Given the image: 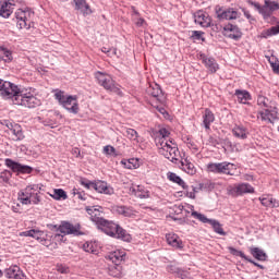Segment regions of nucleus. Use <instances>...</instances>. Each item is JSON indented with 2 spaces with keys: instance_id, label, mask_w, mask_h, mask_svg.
I'll list each match as a JSON object with an SVG mask.
<instances>
[{
  "instance_id": "393cba45",
  "label": "nucleus",
  "mask_w": 279,
  "mask_h": 279,
  "mask_svg": "<svg viewBox=\"0 0 279 279\" xmlns=\"http://www.w3.org/2000/svg\"><path fill=\"white\" fill-rule=\"evenodd\" d=\"M213 123H215V113H213L210 109L206 108L203 113V125L205 130H210V125H213Z\"/></svg>"
},
{
  "instance_id": "37998d69",
  "label": "nucleus",
  "mask_w": 279,
  "mask_h": 279,
  "mask_svg": "<svg viewBox=\"0 0 279 279\" xmlns=\"http://www.w3.org/2000/svg\"><path fill=\"white\" fill-rule=\"evenodd\" d=\"M228 250H229L230 254H232V256H240V258H243L244 260H247V258H248L245 253H243L242 251H239L232 246H229Z\"/></svg>"
},
{
  "instance_id": "423d86ee",
  "label": "nucleus",
  "mask_w": 279,
  "mask_h": 279,
  "mask_svg": "<svg viewBox=\"0 0 279 279\" xmlns=\"http://www.w3.org/2000/svg\"><path fill=\"white\" fill-rule=\"evenodd\" d=\"M54 97L58 99L59 104L72 114H77V112H80L77 96H69L65 95L64 92L60 90L54 94Z\"/></svg>"
},
{
  "instance_id": "f03ea898",
  "label": "nucleus",
  "mask_w": 279,
  "mask_h": 279,
  "mask_svg": "<svg viewBox=\"0 0 279 279\" xmlns=\"http://www.w3.org/2000/svg\"><path fill=\"white\" fill-rule=\"evenodd\" d=\"M98 228L105 232V234H108V236H112L113 239H121V241H125L126 243L132 241V235L128 233L125 229L121 228V226L114 223V221L105 219Z\"/></svg>"
},
{
  "instance_id": "864d4df0",
  "label": "nucleus",
  "mask_w": 279,
  "mask_h": 279,
  "mask_svg": "<svg viewBox=\"0 0 279 279\" xmlns=\"http://www.w3.org/2000/svg\"><path fill=\"white\" fill-rule=\"evenodd\" d=\"M167 271L169 274H175L178 276L179 271H180V268L173 266V265H170L167 267Z\"/></svg>"
},
{
  "instance_id": "72a5a7b5",
  "label": "nucleus",
  "mask_w": 279,
  "mask_h": 279,
  "mask_svg": "<svg viewBox=\"0 0 279 279\" xmlns=\"http://www.w3.org/2000/svg\"><path fill=\"white\" fill-rule=\"evenodd\" d=\"M45 231L33 229L32 239H36V241H39L43 245H49V241H47Z\"/></svg>"
},
{
  "instance_id": "4468645a",
  "label": "nucleus",
  "mask_w": 279,
  "mask_h": 279,
  "mask_svg": "<svg viewBox=\"0 0 279 279\" xmlns=\"http://www.w3.org/2000/svg\"><path fill=\"white\" fill-rule=\"evenodd\" d=\"M4 162L13 173H32V171H34V168L16 162L10 158L5 159Z\"/></svg>"
},
{
  "instance_id": "f257e3e1",
  "label": "nucleus",
  "mask_w": 279,
  "mask_h": 279,
  "mask_svg": "<svg viewBox=\"0 0 279 279\" xmlns=\"http://www.w3.org/2000/svg\"><path fill=\"white\" fill-rule=\"evenodd\" d=\"M0 95L3 99H12L15 106H24L25 108H37L40 106V99L27 89L19 87V85L0 78Z\"/></svg>"
},
{
  "instance_id": "a878e982",
  "label": "nucleus",
  "mask_w": 279,
  "mask_h": 279,
  "mask_svg": "<svg viewBox=\"0 0 279 279\" xmlns=\"http://www.w3.org/2000/svg\"><path fill=\"white\" fill-rule=\"evenodd\" d=\"M130 193L131 195H135V197H140V199H147L149 197V191L141 185L130 187Z\"/></svg>"
},
{
  "instance_id": "79ce46f5",
  "label": "nucleus",
  "mask_w": 279,
  "mask_h": 279,
  "mask_svg": "<svg viewBox=\"0 0 279 279\" xmlns=\"http://www.w3.org/2000/svg\"><path fill=\"white\" fill-rule=\"evenodd\" d=\"M257 106H260V108H269V98L263 96V95H259L257 97Z\"/></svg>"
},
{
  "instance_id": "f704fd0d",
  "label": "nucleus",
  "mask_w": 279,
  "mask_h": 279,
  "mask_svg": "<svg viewBox=\"0 0 279 279\" xmlns=\"http://www.w3.org/2000/svg\"><path fill=\"white\" fill-rule=\"evenodd\" d=\"M11 15H12V3L4 1L1 4L0 16H2L3 19H10Z\"/></svg>"
},
{
  "instance_id": "c756f323",
  "label": "nucleus",
  "mask_w": 279,
  "mask_h": 279,
  "mask_svg": "<svg viewBox=\"0 0 279 279\" xmlns=\"http://www.w3.org/2000/svg\"><path fill=\"white\" fill-rule=\"evenodd\" d=\"M259 202L262 206H265L266 208H278L279 206L278 201H276V198H272L271 196L259 197Z\"/></svg>"
},
{
  "instance_id": "5701e85b",
  "label": "nucleus",
  "mask_w": 279,
  "mask_h": 279,
  "mask_svg": "<svg viewBox=\"0 0 279 279\" xmlns=\"http://www.w3.org/2000/svg\"><path fill=\"white\" fill-rule=\"evenodd\" d=\"M108 258L113 265H121L125 260V252L123 250L113 251L109 253Z\"/></svg>"
},
{
  "instance_id": "4d7b16f0",
  "label": "nucleus",
  "mask_w": 279,
  "mask_h": 279,
  "mask_svg": "<svg viewBox=\"0 0 279 279\" xmlns=\"http://www.w3.org/2000/svg\"><path fill=\"white\" fill-rule=\"evenodd\" d=\"M248 3H250V5H253V8H256V10L258 12H260V10H263V5H260V3H258V2H254V1L250 0Z\"/></svg>"
},
{
  "instance_id": "a19ab883",
  "label": "nucleus",
  "mask_w": 279,
  "mask_h": 279,
  "mask_svg": "<svg viewBox=\"0 0 279 279\" xmlns=\"http://www.w3.org/2000/svg\"><path fill=\"white\" fill-rule=\"evenodd\" d=\"M10 178H12V172L9 170H3L0 173V183L8 184V182H10Z\"/></svg>"
},
{
  "instance_id": "e2e57ef3",
  "label": "nucleus",
  "mask_w": 279,
  "mask_h": 279,
  "mask_svg": "<svg viewBox=\"0 0 279 279\" xmlns=\"http://www.w3.org/2000/svg\"><path fill=\"white\" fill-rule=\"evenodd\" d=\"M144 24H145V19L143 17H138L137 21L135 22V25L137 27H143Z\"/></svg>"
},
{
  "instance_id": "2eb2a0df",
  "label": "nucleus",
  "mask_w": 279,
  "mask_h": 279,
  "mask_svg": "<svg viewBox=\"0 0 279 279\" xmlns=\"http://www.w3.org/2000/svg\"><path fill=\"white\" fill-rule=\"evenodd\" d=\"M198 60H201L208 73L215 74L219 69V63L213 57H208L205 53H201Z\"/></svg>"
},
{
  "instance_id": "a18cd8bd",
  "label": "nucleus",
  "mask_w": 279,
  "mask_h": 279,
  "mask_svg": "<svg viewBox=\"0 0 279 279\" xmlns=\"http://www.w3.org/2000/svg\"><path fill=\"white\" fill-rule=\"evenodd\" d=\"M104 153L107 156H113L114 158H117V156H119L114 146H110V145H107V146L104 147Z\"/></svg>"
},
{
  "instance_id": "052dcab7",
  "label": "nucleus",
  "mask_w": 279,
  "mask_h": 279,
  "mask_svg": "<svg viewBox=\"0 0 279 279\" xmlns=\"http://www.w3.org/2000/svg\"><path fill=\"white\" fill-rule=\"evenodd\" d=\"M270 66L272 68V71L275 73H279V62H271L270 61Z\"/></svg>"
},
{
  "instance_id": "680f3d73",
  "label": "nucleus",
  "mask_w": 279,
  "mask_h": 279,
  "mask_svg": "<svg viewBox=\"0 0 279 279\" xmlns=\"http://www.w3.org/2000/svg\"><path fill=\"white\" fill-rule=\"evenodd\" d=\"M75 195H77L78 199H82L83 202H86V194L82 192H74Z\"/></svg>"
},
{
  "instance_id": "de8ad7c7",
  "label": "nucleus",
  "mask_w": 279,
  "mask_h": 279,
  "mask_svg": "<svg viewBox=\"0 0 279 279\" xmlns=\"http://www.w3.org/2000/svg\"><path fill=\"white\" fill-rule=\"evenodd\" d=\"M262 119V121H271V118H269V107L266 108L264 111H259L257 113V118Z\"/></svg>"
},
{
  "instance_id": "c03bdc74",
  "label": "nucleus",
  "mask_w": 279,
  "mask_h": 279,
  "mask_svg": "<svg viewBox=\"0 0 279 279\" xmlns=\"http://www.w3.org/2000/svg\"><path fill=\"white\" fill-rule=\"evenodd\" d=\"M192 40H202V43H206V38H204V32L194 31L191 35Z\"/></svg>"
},
{
  "instance_id": "6e6d98bb",
  "label": "nucleus",
  "mask_w": 279,
  "mask_h": 279,
  "mask_svg": "<svg viewBox=\"0 0 279 279\" xmlns=\"http://www.w3.org/2000/svg\"><path fill=\"white\" fill-rule=\"evenodd\" d=\"M101 51H102V53H107V56H108V53H110V51H112V54H114V53H117V48L102 47Z\"/></svg>"
},
{
  "instance_id": "f8f14e48",
  "label": "nucleus",
  "mask_w": 279,
  "mask_h": 279,
  "mask_svg": "<svg viewBox=\"0 0 279 279\" xmlns=\"http://www.w3.org/2000/svg\"><path fill=\"white\" fill-rule=\"evenodd\" d=\"M222 35L231 40H241L243 38V32L236 25L228 23L223 26Z\"/></svg>"
},
{
  "instance_id": "49530a36",
  "label": "nucleus",
  "mask_w": 279,
  "mask_h": 279,
  "mask_svg": "<svg viewBox=\"0 0 279 279\" xmlns=\"http://www.w3.org/2000/svg\"><path fill=\"white\" fill-rule=\"evenodd\" d=\"M264 3L266 4V8H268L270 11L276 12V10H279V3L271 0H265Z\"/></svg>"
},
{
  "instance_id": "a211bd4d",
  "label": "nucleus",
  "mask_w": 279,
  "mask_h": 279,
  "mask_svg": "<svg viewBox=\"0 0 279 279\" xmlns=\"http://www.w3.org/2000/svg\"><path fill=\"white\" fill-rule=\"evenodd\" d=\"M5 278L9 279H25V275L23 274V270H21V267L17 265L10 266L4 270Z\"/></svg>"
},
{
  "instance_id": "ddd939ff",
  "label": "nucleus",
  "mask_w": 279,
  "mask_h": 279,
  "mask_svg": "<svg viewBox=\"0 0 279 279\" xmlns=\"http://www.w3.org/2000/svg\"><path fill=\"white\" fill-rule=\"evenodd\" d=\"M246 193H254V186L250 183H240L229 189V195L232 197H239V195H245Z\"/></svg>"
},
{
  "instance_id": "0e129e2a",
  "label": "nucleus",
  "mask_w": 279,
  "mask_h": 279,
  "mask_svg": "<svg viewBox=\"0 0 279 279\" xmlns=\"http://www.w3.org/2000/svg\"><path fill=\"white\" fill-rule=\"evenodd\" d=\"M246 260H247V263H252V265H254L255 267H258L259 269H263V265L252 260V258L248 257Z\"/></svg>"
},
{
  "instance_id": "473e14b6",
  "label": "nucleus",
  "mask_w": 279,
  "mask_h": 279,
  "mask_svg": "<svg viewBox=\"0 0 279 279\" xmlns=\"http://www.w3.org/2000/svg\"><path fill=\"white\" fill-rule=\"evenodd\" d=\"M14 60V57H12V50L5 48V47H0V61L7 62L10 64Z\"/></svg>"
},
{
  "instance_id": "20e7f679",
  "label": "nucleus",
  "mask_w": 279,
  "mask_h": 279,
  "mask_svg": "<svg viewBox=\"0 0 279 279\" xmlns=\"http://www.w3.org/2000/svg\"><path fill=\"white\" fill-rule=\"evenodd\" d=\"M157 147L158 153L161 156L170 160V162H174V165L178 163V160H180V150L178 149V145L172 141H159Z\"/></svg>"
},
{
  "instance_id": "5fc2aeb1",
  "label": "nucleus",
  "mask_w": 279,
  "mask_h": 279,
  "mask_svg": "<svg viewBox=\"0 0 279 279\" xmlns=\"http://www.w3.org/2000/svg\"><path fill=\"white\" fill-rule=\"evenodd\" d=\"M81 184H82L83 186H85V189H93V184H95V182H90V181H88V180H82V181H81Z\"/></svg>"
},
{
  "instance_id": "dca6fc26",
  "label": "nucleus",
  "mask_w": 279,
  "mask_h": 279,
  "mask_svg": "<svg viewBox=\"0 0 279 279\" xmlns=\"http://www.w3.org/2000/svg\"><path fill=\"white\" fill-rule=\"evenodd\" d=\"M166 240L170 247H173L174 250H184V242L177 233L166 234Z\"/></svg>"
},
{
  "instance_id": "c85d7f7f",
  "label": "nucleus",
  "mask_w": 279,
  "mask_h": 279,
  "mask_svg": "<svg viewBox=\"0 0 279 279\" xmlns=\"http://www.w3.org/2000/svg\"><path fill=\"white\" fill-rule=\"evenodd\" d=\"M168 180L170 182H173L174 184H178L179 186H182L184 191H189V185H186V182L180 178V175H177L174 172H168Z\"/></svg>"
},
{
  "instance_id": "aec40b11",
  "label": "nucleus",
  "mask_w": 279,
  "mask_h": 279,
  "mask_svg": "<svg viewBox=\"0 0 279 279\" xmlns=\"http://www.w3.org/2000/svg\"><path fill=\"white\" fill-rule=\"evenodd\" d=\"M75 4V10L81 12L83 16H90L93 13V9H90V4L86 0H73Z\"/></svg>"
},
{
  "instance_id": "603ef678",
  "label": "nucleus",
  "mask_w": 279,
  "mask_h": 279,
  "mask_svg": "<svg viewBox=\"0 0 279 279\" xmlns=\"http://www.w3.org/2000/svg\"><path fill=\"white\" fill-rule=\"evenodd\" d=\"M269 119H270L269 122L274 123V121L278 119V111L269 109Z\"/></svg>"
},
{
  "instance_id": "412c9836",
  "label": "nucleus",
  "mask_w": 279,
  "mask_h": 279,
  "mask_svg": "<svg viewBox=\"0 0 279 279\" xmlns=\"http://www.w3.org/2000/svg\"><path fill=\"white\" fill-rule=\"evenodd\" d=\"M146 94L149 97H153V99H156V101L162 102V89L160 88V85L158 84L149 85L146 88Z\"/></svg>"
},
{
  "instance_id": "6e6552de",
  "label": "nucleus",
  "mask_w": 279,
  "mask_h": 279,
  "mask_svg": "<svg viewBox=\"0 0 279 279\" xmlns=\"http://www.w3.org/2000/svg\"><path fill=\"white\" fill-rule=\"evenodd\" d=\"M236 168L234 167V163H230L228 161H223V162H211L207 165V171L209 173H222L225 175H234V172Z\"/></svg>"
},
{
  "instance_id": "ea45409f",
  "label": "nucleus",
  "mask_w": 279,
  "mask_h": 279,
  "mask_svg": "<svg viewBox=\"0 0 279 279\" xmlns=\"http://www.w3.org/2000/svg\"><path fill=\"white\" fill-rule=\"evenodd\" d=\"M124 136L130 141H136V143H138V132L134 129H125Z\"/></svg>"
},
{
  "instance_id": "9b49d317",
  "label": "nucleus",
  "mask_w": 279,
  "mask_h": 279,
  "mask_svg": "<svg viewBox=\"0 0 279 279\" xmlns=\"http://www.w3.org/2000/svg\"><path fill=\"white\" fill-rule=\"evenodd\" d=\"M57 231L61 232L65 236V234H73L74 236L82 235V226L80 225H73L69 221H62L61 225L58 227V225L52 226Z\"/></svg>"
},
{
  "instance_id": "8fccbe9b",
  "label": "nucleus",
  "mask_w": 279,
  "mask_h": 279,
  "mask_svg": "<svg viewBox=\"0 0 279 279\" xmlns=\"http://www.w3.org/2000/svg\"><path fill=\"white\" fill-rule=\"evenodd\" d=\"M177 276L178 278H181V279H191V272L182 268L179 269V272L177 274Z\"/></svg>"
},
{
  "instance_id": "9d476101",
  "label": "nucleus",
  "mask_w": 279,
  "mask_h": 279,
  "mask_svg": "<svg viewBox=\"0 0 279 279\" xmlns=\"http://www.w3.org/2000/svg\"><path fill=\"white\" fill-rule=\"evenodd\" d=\"M215 12L219 21H236L241 16V13L234 8L223 10V7L216 5Z\"/></svg>"
},
{
  "instance_id": "0eeeda50",
  "label": "nucleus",
  "mask_w": 279,
  "mask_h": 279,
  "mask_svg": "<svg viewBox=\"0 0 279 279\" xmlns=\"http://www.w3.org/2000/svg\"><path fill=\"white\" fill-rule=\"evenodd\" d=\"M95 77L98 84L105 88V90H109V93H114V95L123 97V92H121L119 85L114 83V80H112V76H110V74L96 72Z\"/></svg>"
},
{
  "instance_id": "39448f33",
  "label": "nucleus",
  "mask_w": 279,
  "mask_h": 279,
  "mask_svg": "<svg viewBox=\"0 0 279 279\" xmlns=\"http://www.w3.org/2000/svg\"><path fill=\"white\" fill-rule=\"evenodd\" d=\"M34 19V11L29 8L17 9L14 13V19L16 27L19 29H29Z\"/></svg>"
},
{
  "instance_id": "cd10ccee",
  "label": "nucleus",
  "mask_w": 279,
  "mask_h": 279,
  "mask_svg": "<svg viewBox=\"0 0 279 279\" xmlns=\"http://www.w3.org/2000/svg\"><path fill=\"white\" fill-rule=\"evenodd\" d=\"M181 166L183 171L187 173L189 175H195L197 173V169L195 168V165L191 162V159L185 158L183 161H181Z\"/></svg>"
},
{
  "instance_id": "58836bf2",
  "label": "nucleus",
  "mask_w": 279,
  "mask_h": 279,
  "mask_svg": "<svg viewBox=\"0 0 279 279\" xmlns=\"http://www.w3.org/2000/svg\"><path fill=\"white\" fill-rule=\"evenodd\" d=\"M53 199H66V192L62 189L53 190L52 194H50Z\"/></svg>"
},
{
  "instance_id": "7ed1b4c3",
  "label": "nucleus",
  "mask_w": 279,
  "mask_h": 279,
  "mask_svg": "<svg viewBox=\"0 0 279 279\" xmlns=\"http://www.w3.org/2000/svg\"><path fill=\"white\" fill-rule=\"evenodd\" d=\"M40 191L39 184L27 185L19 192V201L25 206H29V204L38 205L40 204Z\"/></svg>"
},
{
  "instance_id": "b1692460",
  "label": "nucleus",
  "mask_w": 279,
  "mask_h": 279,
  "mask_svg": "<svg viewBox=\"0 0 279 279\" xmlns=\"http://www.w3.org/2000/svg\"><path fill=\"white\" fill-rule=\"evenodd\" d=\"M231 132L233 136H235V138H240L241 141H245V138L250 136V131H247V128L241 124H236L235 126H233Z\"/></svg>"
},
{
  "instance_id": "2f4dec72",
  "label": "nucleus",
  "mask_w": 279,
  "mask_h": 279,
  "mask_svg": "<svg viewBox=\"0 0 279 279\" xmlns=\"http://www.w3.org/2000/svg\"><path fill=\"white\" fill-rule=\"evenodd\" d=\"M235 97H238L239 104H247V101H251L252 95L247 90H235Z\"/></svg>"
},
{
  "instance_id": "338daca9",
  "label": "nucleus",
  "mask_w": 279,
  "mask_h": 279,
  "mask_svg": "<svg viewBox=\"0 0 279 279\" xmlns=\"http://www.w3.org/2000/svg\"><path fill=\"white\" fill-rule=\"evenodd\" d=\"M131 10L133 16H141V13L138 12V10H136V7H131Z\"/></svg>"
},
{
  "instance_id": "13d9d810",
  "label": "nucleus",
  "mask_w": 279,
  "mask_h": 279,
  "mask_svg": "<svg viewBox=\"0 0 279 279\" xmlns=\"http://www.w3.org/2000/svg\"><path fill=\"white\" fill-rule=\"evenodd\" d=\"M243 13H244V16L252 23V21H256V19H254L252 16V14L250 13V11L243 9Z\"/></svg>"
},
{
  "instance_id": "c9c22d12",
  "label": "nucleus",
  "mask_w": 279,
  "mask_h": 279,
  "mask_svg": "<svg viewBox=\"0 0 279 279\" xmlns=\"http://www.w3.org/2000/svg\"><path fill=\"white\" fill-rule=\"evenodd\" d=\"M250 253L256 260H267V253L259 247H251Z\"/></svg>"
},
{
  "instance_id": "f3484780",
  "label": "nucleus",
  "mask_w": 279,
  "mask_h": 279,
  "mask_svg": "<svg viewBox=\"0 0 279 279\" xmlns=\"http://www.w3.org/2000/svg\"><path fill=\"white\" fill-rule=\"evenodd\" d=\"M194 21L201 27H210L213 20H210V15L204 11H198L194 14Z\"/></svg>"
},
{
  "instance_id": "7c9ffc66",
  "label": "nucleus",
  "mask_w": 279,
  "mask_h": 279,
  "mask_svg": "<svg viewBox=\"0 0 279 279\" xmlns=\"http://www.w3.org/2000/svg\"><path fill=\"white\" fill-rule=\"evenodd\" d=\"M114 211L117 213V215H122V217H136V211H134V209L130 207L117 206L114 208Z\"/></svg>"
},
{
  "instance_id": "6ab92c4d",
  "label": "nucleus",
  "mask_w": 279,
  "mask_h": 279,
  "mask_svg": "<svg viewBox=\"0 0 279 279\" xmlns=\"http://www.w3.org/2000/svg\"><path fill=\"white\" fill-rule=\"evenodd\" d=\"M94 191H97V193H104L105 195H112L114 194V189L112 186L108 185L106 181H97L94 182L92 185Z\"/></svg>"
},
{
  "instance_id": "4c0bfd02",
  "label": "nucleus",
  "mask_w": 279,
  "mask_h": 279,
  "mask_svg": "<svg viewBox=\"0 0 279 279\" xmlns=\"http://www.w3.org/2000/svg\"><path fill=\"white\" fill-rule=\"evenodd\" d=\"M169 131L167 129H160L159 130V137H157L156 141V145L158 146V143H160V141H163V143H169V141L167 138H169Z\"/></svg>"
},
{
  "instance_id": "4be33fe9",
  "label": "nucleus",
  "mask_w": 279,
  "mask_h": 279,
  "mask_svg": "<svg viewBox=\"0 0 279 279\" xmlns=\"http://www.w3.org/2000/svg\"><path fill=\"white\" fill-rule=\"evenodd\" d=\"M86 211L90 216V220L94 221V223L99 228L101 221L105 220L104 216H101V211L96 207H87Z\"/></svg>"
},
{
  "instance_id": "bb28decb",
  "label": "nucleus",
  "mask_w": 279,
  "mask_h": 279,
  "mask_svg": "<svg viewBox=\"0 0 279 279\" xmlns=\"http://www.w3.org/2000/svg\"><path fill=\"white\" fill-rule=\"evenodd\" d=\"M259 14H262L264 21L266 23H276L277 19L276 16H272V11L268 9L267 4H264L262 7V10L259 11Z\"/></svg>"
},
{
  "instance_id": "3c124183",
  "label": "nucleus",
  "mask_w": 279,
  "mask_h": 279,
  "mask_svg": "<svg viewBox=\"0 0 279 279\" xmlns=\"http://www.w3.org/2000/svg\"><path fill=\"white\" fill-rule=\"evenodd\" d=\"M83 250L84 252H88L89 254H95L96 252L93 243H88V242L83 245Z\"/></svg>"
},
{
  "instance_id": "e433bc0d",
  "label": "nucleus",
  "mask_w": 279,
  "mask_h": 279,
  "mask_svg": "<svg viewBox=\"0 0 279 279\" xmlns=\"http://www.w3.org/2000/svg\"><path fill=\"white\" fill-rule=\"evenodd\" d=\"M12 140L13 141H23L25 138V135L23 134V128H21V124L14 125V128L11 131Z\"/></svg>"
},
{
  "instance_id": "774afa93",
  "label": "nucleus",
  "mask_w": 279,
  "mask_h": 279,
  "mask_svg": "<svg viewBox=\"0 0 279 279\" xmlns=\"http://www.w3.org/2000/svg\"><path fill=\"white\" fill-rule=\"evenodd\" d=\"M14 125H19V124H17V123H12V122H9V123L7 124V128H8L9 132H12Z\"/></svg>"
},
{
  "instance_id": "69168bd1",
  "label": "nucleus",
  "mask_w": 279,
  "mask_h": 279,
  "mask_svg": "<svg viewBox=\"0 0 279 279\" xmlns=\"http://www.w3.org/2000/svg\"><path fill=\"white\" fill-rule=\"evenodd\" d=\"M33 229L20 233V236H32Z\"/></svg>"
},
{
  "instance_id": "bf43d9fd",
  "label": "nucleus",
  "mask_w": 279,
  "mask_h": 279,
  "mask_svg": "<svg viewBox=\"0 0 279 279\" xmlns=\"http://www.w3.org/2000/svg\"><path fill=\"white\" fill-rule=\"evenodd\" d=\"M186 197H190V199H195V187L192 186V191H186Z\"/></svg>"
},
{
  "instance_id": "1a4fd4ad",
  "label": "nucleus",
  "mask_w": 279,
  "mask_h": 279,
  "mask_svg": "<svg viewBox=\"0 0 279 279\" xmlns=\"http://www.w3.org/2000/svg\"><path fill=\"white\" fill-rule=\"evenodd\" d=\"M192 217L198 219V221H202V223H209L216 234H220V236H226L227 233L226 231H223V226L219 223L218 220L208 219L206 216H204V214H199L197 211H192Z\"/></svg>"
},
{
  "instance_id": "09e8293b",
  "label": "nucleus",
  "mask_w": 279,
  "mask_h": 279,
  "mask_svg": "<svg viewBox=\"0 0 279 279\" xmlns=\"http://www.w3.org/2000/svg\"><path fill=\"white\" fill-rule=\"evenodd\" d=\"M265 38H267V36H276V34H279V25L270 27L265 32Z\"/></svg>"
}]
</instances>
